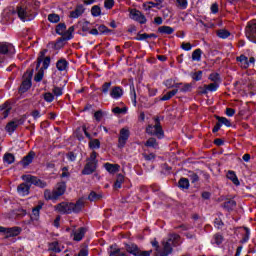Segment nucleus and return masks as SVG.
<instances>
[{
    "mask_svg": "<svg viewBox=\"0 0 256 256\" xmlns=\"http://www.w3.org/2000/svg\"><path fill=\"white\" fill-rule=\"evenodd\" d=\"M245 35L249 41L256 43V20L248 22L245 29Z\"/></svg>",
    "mask_w": 256,
    "mask_h": 256,
    "instance_id": "6e6552de",
    "label": "nucleus"
},
{
    "mask_svg": "<svg viewBox=\"0 0 256 256\" xmlns=\"http://www.w3.org/2000/svg\"><path fill=\"white\" fill-rule=\"evenodd\" d=\"M109 256H127V254L121 252V249L111 246Z\"/></svg>",
    "mask_w": 256,
    "mask_h": 256,
    "instance_id": "c9c22d12",
    "label": "nucleus"
},
{
    "mask_svg": "<svg viewBox=\"0 0 256 256\" xmlns=\"http://www.w3.org/2000/svg\"><path fill=\"white\" fill-rule=\"evenodd\" d=\"M29 189H31L30 185H27V183H22L18 186L17 192L22 197H25L26 195H29Z\"/></svg>",
    "mask_w": 256,
    "mask_h": 256,
    "instance_id": "4be33fe9",
    "label": "nucleus"
},
{
    "mask_svg": "<svg viewBox=\"0 0 256 256\" xmlns=\"http://www.w3.org/2000/svg\"><path fill=\"white\" fill-rule=\"evenodd\" d=\"M176 7L177 9H180L181 11H185L187 7H189V1L188 0H176Z\"/></svg>",
    "mask_w": 256,
    "mask_h": 256,
    "instance_id": "2f4dec72",
    "label": "nucleus"
},
{
    "mask_svg": "<svg viewBox=\"0 0 256 256\" xmlns=\"http://www.w3.org/2000/svg\"><path fill=\"white\" fill-rule=\"evenodd\" d=\"M104 7L105 9H113L115 7V0H105Z\"/></svg>",
    "mask_w": 256,
    "mask_h": 256,
    "instance_id": "052dcab7",
    "label": "nucleus"
},
{
    "mask_svg": "<svg viewBox=\"0 0 256 256\" xmlns=\"http://www.w3.org/2000/svg\"><path fill=\"white\" fill-rule=\"evenodd\" d=\"M44 101H46V103H53V101H55V95H53L50 92H47L44 94Z\"/></svg>",
    "mask_w": 256,
    "mask_h": 256,
    "instance_id": "5fc2aeb1",
    "label": "nucleus"
},
{
    "mask_svg": "<svg viewBox=\"0 0 256 256\" xmlns=\"http://www.w3.org/2000/svg\"><path fill=\"white\" fill-rule=\"evenodd\" d=\"M15 55V47L11 43L0 42V67L7 63V57Z\"/></svg>",
    "mask_w": 256,
    "mask_h": 256,
    "instance_id": "20e7f679",
    "label": "nucleus"
},
{
    "mask_svg": "<svg viewBox=\"0 0 256 256\" xmlns=\"http://www.w3.org/2000/svg\"><path fill=\"white\" fill-rule=\"evenodd\" d=\"M98 33H111V30H109L105 25H100L98 27Z\"/></svg>",
    "mask_w": 256,
    "mask_h": 256,
    "instance_id": "338daca9",
    "label": "nucleus"
},
{
    "mask_svg": "<svg viewBox=\"0 0 256 256\" xmlns=\"http://www.w3.org/2000/svg\"><path fill=\"white\" fill-rule=\"evenodd\" d=\"M236 205L237 203L235 202V200H229L224 203V207H226V209H233V207H235Z\"/></svg>",
    "mask_w": 256,
    "mask_h": 256,
    "instance_id": "69168bd1",
    "label": "nucleus"
},
{
    "mask_svg": "<svg viewBox=\"0 0 256 256\" xmlns=\"http://www.w3.org/2000/svg\"><path fill=\"white\" fill-rule=\"evenodd\" d=\"M192 78L194 79V81H201V79H203V71L195 72L192 75Z\"/></svg>",
    "mask_w": 256,
    "mask_h": 256,
    "instance_id": "0e129e2a",
    "label": "nucleus"
},
{
    "mask_svg": "<svg viewBox=\"0 0 256 256\" xmlns=\"http://www.w3.org/2000/svg\"><path fill=\"white\" fill-rule=\"evenodd\" d=\"M23 123H25V118H15L6 125L5 129L7 133L11 135L15 133L17 127H19V125H23Z\"/></svg>",
    "mask_w": 256,
    "mask_h": 256,
    "instance_id": "f8f14e48",
    "label": "nucleus"
},
{
    "mask_svg": "<svg viewBox=\"0 0 256 256\" xmlns=\"http://www.w3.org/2000/svg\"><path fill=\"white\" fill-rule=\"evenodd\" d=\"M104 169H106L108 173L115 174L119 173V169H121V166L119 164L105 163Z\"/></svg>",
    "mask_w": 256,
    "mask_h": 256,
    "instance_id": "412c9836",
    "label": "nucleus"
},
{
    "mask_svg": "<svg viewBox=\"0 0 256 256\" xmlns=\"http://www.w3.org/2000/svg\"><path fill=\"white\" fill-rule=\"evenodd\" d=\"M188 177L191 183H197V181H199V175H197L195 172H189Z\"/></svg>",
    "mask_w": 256,
    "mask_h": 256,
    "instance_id": "bf43d9fd",
    "label": "nucleus"
},
{
    "mask_svg": "<svg viewBox=\"0 0 256 256\" xmlns=\"http://www.w3.org/2000/svg\"><path fill=\"white\" fill-rule=\"evenodd\" d=\"M65 31H67V26L63 23H60L56 26V33L58 35H62L64 36L65 35Z\"/></svg>",
    "mask_w": 256,
    "mask_h": 256,
    "instance_id": "79ce46f5",
    "label": "nucleus"
},
{
    "mask_svg": "<svg viewBox=\"0 0 256 256\" xmlns=\"http://www.w3.org/2000/svg\"><path fill=\"white\" fill-rule=\"evenodd\" d=\"M0 233H4L6 239H9V237H17L18 235H21V227H12V228H5L3 226H0Z\"/></svg>",
    "mask_w": 256,
    "mask_h": 256,
    "instance_id": "9b49d317",
    "label": "nucleus"
},
{
    "mask_svg": "<svg viewBox=\"0 0 256 256\" xmlns=\"http://www.w3.org/2000/svg\"><path fill=\"white\" fill-rule=\"evenodd\" d=\"M52 92L55 95V97H61V95H63V88L56 86L53 88Z\"/></svg>",
    "mask_w": 256,
    "mask_h": 256,
    "instance_id": "e2e57ef3",
    "label": "nucleus"
},
{
    "mask_svg": "<svg viewBox=\"0 0 256 256\" xmlns=\"http://www.w3.org/2000/svg\"><path fill=\"white\" fill-rule=\"evenodd\" d=\"M201 55H203V51L201 49H196L192 52V61H201Z\"/></svg>",
    "mask_w": 256,
    "mask_h": 256,
    "instance_id": "4c0bfd02",
    "label": "nucleus"
},
{
    "mask_svg": "<svg viewBox=\"0 0 256 256\" xmlns=\"http://www.w3.org/2000/svg\"><path fill=\"white\" fill-rule=\"evenodd\" d=\"M31 85V76L24 78L22 84L20 85L19 93H27V91L31 89Z\"/></svg>",
    "mask_w": 256,
    "mask_h": 256,
    "instance_id": "2eb2a0df",
    "label": "nucleus"
},
{
    "mask_svg": "<svg viewBox=\"0 0 256 256\" xmlns=\"http://www.w3.org/2000/svg\"><path fill=\"white\" fill-rule=\"evenodd\" d=\"M41 209H43V203H40L36 207H34L32 209L31 219H33L34 221H37V219H39V213Z\"/></svg>",
    "mask_w": 256,
    "mask_h": 256,
    "instance_id": "bb28decb",
    "label": "nucleus"
},
{
    "mask_svg": "<svg viewBox=\"0 0 256 256\" xmlns=\"http://www.w3.org/2000/svg\"><path fill=\"white\" fill-rule=\"evenodd\" d=\"M110 90H111V82H106L102 85L101 92L104 95H107V93H109Z\"/></svg>",
    "mask_w": 256,
    "mask_h": 256,
    "instance_id": "4d7b16f0",
    "label": "nucleus"
},
{
    "mask_svg": "<svg viewBox=\"0 0 256 256\" xmlns=\"http://www.w3.org/2000/svg\"><path fill=\"white\" fill-rule=\"evenodd\" d=\"M217 121L218 123H220V125H225L226 127H231V121H229V119L225 118V117H217Z\"/></svg>",
    "mask_w": 256,
    "mask_h": 256,
    "instance_id": "09e8293b",
    "label": "nucleus"
},
{
    "mask_svg": "<svg viewBox=\"0 0 256 256\" xmlns=\"http://www.w3.org/2000/svg\"><path fill=\"white\" fill-rule=\"evenodd\" d=\"M81 209H83V201L82 200H79L75 204H73L72 211H74V213H79V211H81Z\"/></svg>",
    "mask_w": 256,
    "mask_h": 256,
    "instance_id": "a18cd8bd",
    "label": "nucleus"
},
{
    "mask_svg": "<svg viewBox=\"0 0 256 256\" xmlns=\"http://www.w3.org/2000/svg\"><path fill=\"white\" fill-rule=\"evenodd\" d=\"M236 61L240 63V67L242 69H247L249 67V58L245 55H240L239 57L236 58Z\"/></svg>",
    "mask_w": 256,
    "mask_h": 256,
    "instance_id": "b1692460",
    "label": "nucleus"
},
{
    "mask_svg": "<svg viewBox=\"0 0 256 256\" xmlns=\"http://www.w3.org/2000/svg\"><path fill=\"white\" fill-rule=\"evenodd\" d=\"M146 147H151L152 149H159V143L157 142V139L155 138H149L146 143Z\"/></svg>",
    "mask_w": 256,
    "mask_h": 256,
    "instance_id": "473e14b6",
    "label": "nucleus"
},
{
    "mask_svg": "<svg viewBox=\"0 0 256 256\" xmlns=\"http://www.w3.org/2000/svg\"><path fill=\"white\" fill-rule=\"evenodd\" d=\"M209 81H212V83H217L221 85V75L217 72H213L208 76Z\"/></svg>",
    "mask_w": 256,
    "mask_h": 256,
    "instance_id": "c756f323",
    "label": "nucleus"
},
{
    "mask_svg": "<svg viewBox=\"0 0 256 256\" xmlns=\"http://www.w3.org/2000/svg\"><path fill=\"white\" fill-rule=\"evenodd\" d=\"M88 163H94V164H98L99 162L97 161V152L93 151L90 154V157L87 159Z\"/></svg>",
    "mask_w": 256,
    "mask_h": 256,
    "instance_id": "13d9d810",
    "label": "nucleus"
},
{
    "mask_svg": "<svg viewBox=\"0 0 256 256\" xmlns=\"http://www.w3.org/2000/svg\"><path fill=\"white\" fill-rule=\"evenodd\" d=\"M129 13V17L132 21H136L137 23H140V25H145V23H147V18L141 11L137 9H130Z\"/></svg>",
    "mask_w": 256,
    "mask_h": 256,
    "instance_id": "1a4fd4ad",
    "label": "nucleus"
},
{
    "mask_svg": "<svg viewBox=\"0 0 256 256\" xmlns=\"http://www.w3.org/2000/svg\"><path fill=\"white\" fill-rule=\"evenodd\" d=\"M130 95L131 100L134 103V105L137 103V92H135V86H130Z\"/></svg>",
    "mask_w": 256,
    "mask_h": 256,
    "instance_id": "6e6d98bb",
    "label": "nucleus"
},
{
    "mask_svg": "<svg viewBox=\"0 0 256 256\" xmlns=\"http://www.w3.org/2000/svg\"><path fill=\"white\" fill-rule=\"evenodd\" d=\"M158 32L162 35H173V33H175V29L171 26H161L158 28Z\"/></svg>",
    "mask_w": 256,
    "mask_h": 256,
    "instance_id": "a878e982",
    "label": "nucleus"
},
{
    "mask_svg": "<svg viewBox=\"0 0 256 256\" xmlns=\"http://www.w3.org/2000/svg\"><path fill=\"white\" fill-rule=\"evenodd\" d=\"M48 21L50 23H59V21H61V17L58 14H49Z\"/></svg>",
    "mask_w": 256,
    "mask_h": 256,
    "instance_id": "de8ad7c7",
    "label": "nucleus"
},
{
    "mask_svg": "<svg viewBox=\"0 0 256 256\" xmlns=\"http://www.w3.org/2000/svg\"><path fill=\"white\" fill-rule=\"evenodd\" d=\"M91 15L92 17H99L101 16V7L95 5L91 8Z\"/></svg>",
    "mask_w": 256,
    "mask_h": 256,
    "instance_id": "c03bdc74",
    "label": "nucleus"
},
{
    "mask_svg": "<svg viewBox=\"0 0 256 256\" xmlns=\"http://www.w3.org/2000/svg\"><path fill=\"white\" fill-rule=\"evenodd\" d=\"M123 181H124L123 175L119 174L114 183L115 189H121V185H123Z\"/></svg>",
    "mask_w": 256,
    "mask_h": 256,
    "instance_id": "603ef678",
    "label": "nucleus"
},
{
    "mask_svg": "<svg viewBox=\"0 0 256 256\" xmlns=\"http://www.w3.org/2000/svg\"><path fill=\"white\" fill-rule=\"evenodd\" d=\"M144 11H151V9L157 7V9H161V7L163 6H159V4H157V2H145L142 5Z\"/></svg>",
    "mask_w": 256,
    "mask_h": 256,
    "instance_id": "cd10ccee",
    "label": "nucleus"
},
{
    "mask_svg": "<svg viewBox=\"0 0 256 256\" xmlns=\"http://www.w3.org/2000/svg\"><path fill=\"white\" fill-rule=\"evenodd\" d=\"M126 251H127V253H130L131 255L138 256L140 249L135 244H127Z\"/></svg>",
    "mask_w": 256,
    "mask_h": 256,
    "instance_id": "393cba45",
    "label": "nucleus"
},
{
    "mask_svg": "<svg viewBox=\"0 0 256 256\" xmlns=\"http://www.w3.org/2000/svg\"><path fill=\"white\" fill-rule=\"evenodd\" d=\"M16 11L21 21H33L35 19V13H33L29 2L17 6Z\"/></svg>",
    "mask_w": 256,
    "mask_h": 256,
    "instance_id": "7ed1b4c3",
    "label": "nucleus"
},
{
    "mask_svg": "<svg viewBox=\"0 0 256 256\" xmlns=\"http://www.w3.org/2000/svg\"><path fill=\"white\" fill-rule=\"evenodd\" d=\"M49 249L54 253H61L63 251V246H60L59 242H52Z\"/></svg>",
    "mask_w": 256,
    "mask_h": 256,
    "instance_id": "7c9ffc66",
    "label": "nucleus"
},
{
    "mask_svg": "<svg viewBox=\"0 0 256 256\" xmlns=\"http://www.w3.org/2000/svg\"><path fill=\"white\" fill-rule=\"evenodd\" d=\"M43 77H45V70H43V68H40L34 76V81L36 83H41V81H43Z\"/></svg>",
    "mask_w": 256,
    "mask_h": 256,
    "instance_id": "e433bc0d",
    "label": "nucleus"
},
{
    "mask_svg": "<svg viewBox=\"0 0 256 256\" xmlns=\"http://www.w3.org/2000/svg\"><path fill=\"white\" fill-rule=\"evenodd\" d=\"M226 177L227 179L232 181V183L236 185V187H239L241 185V183L239 182V178H237V174H235V171L229 170L226 174Z\"/></svg>",
    "mask_w": 256,
    "mask_h": 256,
    "instance_id": "5701e85b",
    "label": "nucleus"
},
{
    "mask_svg": "<svg viewBox=\"0 0 256 256\" xmlns=\"http://www.w3.org/2000/svg\"><path fill=\"white\" fill-rule=\"evenodd\" d=\"M65 191H67V184H65V182H60L56 184L53 191L49 189L44 191V199H46V201H57L59 197L65 195Z\"/></svg>",
    "mask_w": 256,
    "mask_h": 256,
    "instance_id": "f03ea898",
    "label": "nucleus"
},
{
    "mask_svg": "<svg viewBox=\"0 0 256 256\" xmlns=\"http://www.w3.org/2000/svg\"><path fill=\"white\" fill-rule=\"evenodd\" d=\"M131 135V132H129V128H122L120 130V134L118 137V148L123 149L125 145H127V141H129V136Z\"/></svg>",
    "mask_w": 256,
    "mask_h": 256,
    "instance_id": "9d476101",
    "label": "nucleus"
},
{
    "mask_svg": "<svg viewBox=\"0 0 256 256\" xmlns=\"http://www.w3.org/2000/svg\"><path fill=\"white\" fill-rule=\"evenodd\" d=\"M90 149H99L101 147V142L99 139H94L89 142Z\"/></svg>",
    "mask_w": 256,
    "mask_h": 256,
    "instance_id": "864d4df0",
    "label": "nucleus"
},
{
    "mask_svg": "<svg viewBox=\"0 0 256 256\" xmlns=\"http://www.w3.org/2000/svg\"><path fill=\"white\" fill-rule=\"evenodd\" d=\"M216 35L220 39H227L228 37H231V32L225 29H220L217 30Z\"/></svg>",
    "mask_w": 256,
    "mask_h": 256,
    "instance_id": "72a5a7b5",
    "label": "nucleus"
},
{
    "mask_svg": "<svg viewBox=\"0 0 256 256\" xmlns=\"http://www.w3.org/2000/svg\"><path fill=\"white\" fill-rule=\"evenodd\" d=\"M110 97H112V99H121L123 97V88L114 86L110 91Z\"/></svg>",
    "mask_w": 256,
    "mask_h": 256,
    "instance_id": "a211bd4d",
    "label": "nucleus"
},
{
    "mask_svg": "<svg viewBox=\"0 0 256 256\" xmlns=\"http://www.w3.org/2000/svg\"><path fill=\"white\" fill-rule=\"evenodd\" d=\"M112 112L115 115H125L127 113V107H123V108L115 107L113 108Z\"/></svg>",
    "mask_w": 256,
    "mask_h": 256,
    "instance_id": "3c124183",
    "label": "nucleus"
},
{
    "mask_svg": "<svg viewBox=\"0 0 256 256\" xmlns=\"http://www.w3.org/2000/svg\"><path fill=\"white\" fill-rule=\"evenodd\" d=\"M78 256H89V249L87 247L81 248Z\"/></svg>",
    "mask_w": 256,
    "mask_h": 256,
    "instance_id": "774afa93",
    "label": "nucleus"
},
{
    "mask_svg": "<svg viewBox=\"0 0 256 256\" xmlns=\"http://www.w3.org/2000/svg\"><path fill=\"white\" fill-rule=\"evenodd\" d=\"M180 189H187L189 187V179L181 178L178 182Z\"/></svg>",
    "mask_w": 256,
    "mask_h": 256,
    "instance_id": "49530a36",
    "label": "nucleus"
},
{
    "mask_svg": "<svg viewBox=\"0 0 256 256\" xmlns=\"http://www.w3.org/2000/svg\"><path fill=\"white\" fill-rule=\"evenodd\" d=\"M33 157H35V154L29 153L22 159V165L24 167H27V165H31V163H33Z\"/></svg>",
    "mask_w": 256,
    "mask_h": 256,
    "instance_id": "f704fd0d",
    "label": "nucleus"
},
{
    "mask_svg": "<svg viewBox=\"0 0 256 256\" xmlns=\"http://www.w3.org/2000/svg\"><path fill=\"white\" fill-rule=\"evenodd\" d=\"M89 201H99L101 199V196L95 192H91L88 196Z\"/></svg>",
    "mask_w": 256,
    "mask_h": 256,
    "instance_id": "680f3d73",
    "label": "nucleus"
},
{
    "mask_svg": "<svg viewBox=\"0 0 256 256\" xmlns=\"http://www.w3.org/2000/svg\"><path fill=\"white\" fill-rule=\"evenodd\" d=\"M85 233H87V229L81 227L78 230H74L72 235H73V240L74 241H81L83 237H85Z\"/></svg>",
    "mask_w": 256,
    "mask_h": 256,
    "instance_id": "6ab92c4d",
    "label": "nucleus"
},
{
    "mask_svg": "<svg viewBox=\"0 0 256 256\" xmlns=\"http://www.w3.org/2000/svg\"><path fill=\"white\" fill-rule=\"evenodd\" d=\"M97 171V164L93 162H87L84 166V169L82 170V175H92V173H95Z\"/></svg>",
    "mask_w": 256,
    "mask_h": 256,
    "instance_id": "4468645a",
    "label": "nucleus"
},
{
    "mask_svg": "<svg viewBox=\"0 0 256 256\" xmlns=\"http://www.w3.org/2000/svg\"><path fill=\"white\" fill-rule=\"evenodd\" d=\"M3 159H4V163H7L8 165L15 163V156L11 153L5 154Z\"/></svg>",
    "mask_w": 256,
    "mask_h": 256,
    "instance_id": "a19ab883",
    "label": "nucleus"
},
{
    "mask_svg": "<svg viewBox=\"0 0 256 256\" xmlns=\"http://www.w3.org/2000/svg\"><path fill=\"white\" fill-rule=\"evenodd\" d=\"M55 210L58 213L69 214L73 212V203L61 202L60 204L55 206Z\"/></svg>",
    "mask_w": 256,
    "mask_h": 256,
    "instance_id": "ddd939ff",
    "label": "nucleus"
},
{
    "mask_svg": "<svg viewBox=\"0 0 256 256\" xmlns=\"http://www.w3.org/2000/svg\"><path fill=\"white\" fill-rule=\"evenodd\" d=\"M83 13H85V8L83 5H78L75 10L70 12V17L71 19H79Z\"/></svg>",
    "mask_w": 256,
    "mask_h": 256,
    "instance_id": "aec40b11",
    "label": "nucleus"
},
{
    "mask_svg": "<svg viewBox=\"0 0 256 256\" xmlns=\"http://www.w3.org/2000/svg\"><path fill=\"white\" fill-rule=\"evenodd\" d=\"M178 245H181V236L179 234H170L167 240L162 241V248L159 247L157 240L152 241V246L156 250V256H169L173 253V247Z\"/></svg>",
    "mask_w": 256,
    "mask_h": 256,
    "instance_id": "f257e3e1",
    "label": "nucleus"
},
{
    "mask_svg": "<svg viewBox=\"0 0 256 256\" xmlns=\"http://www.w3.org/2000/svg\"><path fill=\"white\" fill-rule=\"evenodd\" d=\"M75 31V27L71 26L68 30H65L64 32V39H67L69 41V39H73V32Z\"/></svg>",
    "mask_w": 256,
    "mask_h": 256,
    "instance_id": "37998d69",
    "label": "nucleus"
},
{
    "mask_svg": "<svg viewBox=\"0 0 256 256\" xmlns=\"http://www.w3.org/2000/svg\"><path fill=\"white\" fill-rule=\"evenodd\" d=\"M219 85L220 84L212 82V83L206 85V87H207L208 92L214 93L215 91H217V89H219Z\"/></svg>",
    "mask_w": 256,
    "mask_h": 256,
    "instance_id": "8fccbe9b",
    "label": "nucleus"
},
{
    "mask_svg": "<svg viewBox=\"0 0 256 256\" xmlns=\"http://www.w3.org/2000/svg\"><path fill=\"white\" fill-rule=\"evenodd\" d=\"M146 133H148V135H154L158 139H163V137H165L163 128L161 127V124L159 123V118H156L155 125H149L146 128Z\"/></svg>",
    "mask_w": 256,
    "mask_h": 256,
    "instance_id": "39448f33",
    "label": "nucleus"
},
{
    "mask_svg": "<svg viewBox=\"0 0 256 256\" xmlns=\"http://www.w3.org/2000/svg\"><path fill=\"white\" fill-rule=\"evenodd\" d=\"M212 245H221L223 243V236L221 234H215L211 240Z\"/></svg>",
    "mask_w": 256,
    "mask_h": 256,
    "instance_id": "ea45409f",
    "label": "nucleus"
},
{
    "mask_svg": "<svg viewBox=\"0 0 256 256\" xmlns=\"http://www.w3.org/2000/svg\"><path fill=\"white\" fill-rule=\"evenodd\" d=\"M56 69L61 73L67 71L69 69V62L65 58H61L56 62Z\"/></svg>",
    "mask_w": 256,
    "mask_h": 256,
    "instance_id": "f3484780",
    "label": "nucleus"
},
{
    "mask_svg": "<svg viewBox=\"0 0 256 256\" xmlns=\"http://www.w3.org/2000/svg\"><path fill=\"white\" fill-rule=\"evenodd\" d=\"M175 87L176 89H180L181 93H189V91H191V84L177 83Z\"/></svg>",
    "mask_w": 256,
    "mask_h": 256,
    "instance_id": "c85d7f7f",
    "label": "nucleus"
},
{
    "mask_svg": "<svg viewBox=\"0 0 256 256\" xmlns=\"http://www.w3.org/2000/svg\"><path fill=\"white\" fill-rule=\"evenodd\" d=\"M47 53V50H42L39 53V56L37 58V69H39L41 67V63H42V67L40 69H43V71H45V69H49V65H51V57H45V54Z\"/></svg>",
    "mask_w": 256,
    "mask_h": 256,
    "instance_id": "0eeeda50",
    "label": "nucleus"
},
{
    "mask_svg": "<svg viewBox=\"0 0 256 256\" xmlns=\"http://www.w3.org/2000/svg\"><path fill=\"white\" fill-rule=\"evenodd\" d=\"M9 113H11V104L6 102L0 106V117H2V119H7Z\"/></svg>",
    "mask_w": 256,
    "mask_h": 256,
    "instance_id": "dca6fc26",
    "label": "nucleus"
},
{
    "mask_svg": "<svg viewBox=\"0 0 256 256\" xmlns=\"http://www.w3.org/2000/svg\"><path fill=\"white\" fill-rule=\"evenodd\" d=\"M179 93V89H174L168 93H166L162 98L161 101H169L172 97H175V94Z\"/></svg>",
    "mask_w": 256,
    "mask_h": 256,
    "instance_id": "58836bf2",
    "label": "nucleus"
},
{
    "mask_svg": "<svg viewBox=\"0 0 256 256\" xmlns=\"http://www.w3.org/2000/svg\"><path fill=\"white\" fill-rule=\"evenodd\" d=\"M22 180L25 183H30V185H35L36 187H40V189H45L47 187V182L37 178V176H33L31 174H26L22 176Z\"/></svg>",
    "mask_w": 256,
    "mask_h": 256,
    "instance_id": "423d86ee",
    "label": "nucleus"
}]
</instances>
